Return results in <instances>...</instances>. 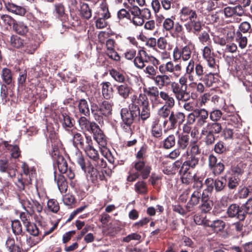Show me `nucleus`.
Wrapping results in <instances>:
<instances>
[{"instance_id": "49", "label": "nucleus", "mask_w": 252, "mask_h": 252, "mask_svg": "<svg viewBox=\"0 0 252 252\" xmlns=\"http://www.w3.org/2000/svg\"><path fill=\"white\" fill-rule=\"evenodd\" d=\"M180 173L182 175L181 180L183 184L188 185L194 180V183L196 180L195 178V175H192L189 172H182L181 168L180 170Z\"/></svg>"}, {"instance_id": "38", "label": "nucleus", "mask_w": 252, "mask_h": 252, "mask_svg": "<svg viewBox=\"0 0 252 252\" xmlns=\"http://www.w3.org/2000/svg\"><path fill=\"white\" fill-rule=\"evenodd\" d=\"M202 204L200 208L202 212L207 213L209 212L212 208L213 202L208 198V195H205L201 198Z\"/></svg>"}, {"instance_id": "55", "label": "nucleus", "mask_w": 252, "mask_h": 252, "mask_svg": "<svg viewBox=\"0 0 252 252\" xmlns=\"http://www.w3.org/2000/svg\"><path fill=\"white\" fill-rule=\"evenodd\" d=\"M175 19L174 16L165 19L163 22V30L166 32H170L173 30L175 24Z\"/></svg>"}, {"instance_id": "10", "label": "nucleus", "mask_w": 252, "mask_h": 252, "mask_svg": "<svg viewBox=\"0 0 252 252\" xmlns=\"http://www.w3.org/2000/svg\"><path fill=\"white\" fill-rule=\"evenodd\" d=\"M195 72L198 80L202 81L207 86L210 87L215 82L214 74L210 72L205 74L203 67L200 63L196 64Z\"/></svg>"}, {"instance_id": "26", "label": "nucleus", "mask_w": 252, "mask_h": 252, "mask_svg": "<svg viewBox=\"0 0 252 252\" xmlns=\"http://www.w3.org/2000/svg\"><path fill=\"white\" fill-rule=\"evenodd\" d=\"M199 162V159L195 156H188L187 159L184 162L181 167L182 172H187L189 168H194Z\"/></svg>"}, {"instance_id": "44", "label": "nucleus", "mask_w": 252, "mask_h": 252, "mask_svg": "<svg viewBox=\"0 0 252 252\" xmlns=\"http://www.w3.org/2000/svg\"><path fill=\"white\" fill-rule=\"evenodd\" d=\"M228 181V187L230 189H235L239 184L240 178L235 174H228L225 176Z\"/></svg>"}, {"instance_id": "39", "label": "nucleus", "mask_w": 252, "mask_h": 252, "mask_svg": "<svg viewBox=\"0 0 252 252\" xmlns=\"http://www.w3.org/2000/svg\"><path fill=\"white\" fill-rule=\"evenodd\" d=\"M102 93L103 97L106 99L110 98L113 95V89L111 83L109 82H103L101 84Z\"/></svg>"}, {"instance_id": "42", "label": "nucleus", "mask_w": 252, "mask_h": 252, "mask_svg": "<svg viewBox=\"0 0 252 252\" xmlns=\"http://www.w3.org/2000/svg\"><path fill=\"white\" fill-rule=\"evenodd\" d=\"M60 119L63 123V126L70 133V130L69 128H73V120L66 113L62 114Z\"/></svg>"}, {"instance_id": "22", "label": "nucleus", "mask_w": 252, "mask_h": 252, "mask_svg": "<svg viewBox=\"0 0 252 252\" xmlns=\"http://www.w3.org/2000/svg\"><path fill=\"white\" fill-rule=\"evenodd\" d=\"M86 117L83 116L79 119L78 123L79 126L82 130L84 131L92 132L98 125L95 122H90Z\"/></svg>"}, {"instance_id": "33", "label": "nucleus", "mask_w": 252, "mask_h": 252, "mask_svg": "<svg viewBox=\"0 0 252 252\" xmlns=\"http://www.w3.org/2000/svg\"><path fill=\"white\" fill-rule=\"evenodd\" d=\"M79 113L82 116H89L90 115V110L89 104L85 99H81L78 101L77 105Z\"/></svg>"}, {"instance_id": "32", "label": "nucleus", "mask_w": 252, "mask_h": 252, "mask_svg": "<svg viewBox=\"0 0 252 252\" xmlns=\"http://www.w3.org/2000/svg\"><path fill=\"white\" fill-rule=\"evenodd\" d=\"M5 7L9 12L20 16H24L26 12L24 7L12 3L8 2L5 4Z\"/></svg>"}, {"instance_id": "6", "label": "nucleus", "mask_w": 252, "mask_h": 252, "mask_svg": "<svg viewBox=\"0 0 252 252\" xmlns=\"http://www.w3.org/2000/svg\"><path fill=\"white\" fill-rule=\"evenodd\" d=\"M202 186L203 184L201 181H195L193 184V188L195 189L192 193L190 198L186 206V208L188 212L193 211L194 207L199 203L200 199L203 196H205V191H206V189L202 192Z\"/></svg>"}, {"instance_id": "56", "label": "nucleus", "mask_w": 252, "mask_h": 252, "mask_svg": "<svg viewBox=\"0 0 252 252\" xmlns=\"http://www.w3.org/2000/svg\"><path fill=\"white\" fill-rule=\"evenodd\" d=\"M201 134L206 136L205 142L208 145H211L214 143L216 139L215 134L210 132L202 128L201 131Z\"/></svg>"}, {"instance_id": "2", "label": "nucleus", "mask_w": 252, "mask_h": 252, "mask_svg": "<svg viewBox=\"0 0 252 252\" xmlns=\"http://www.w3.org/2000/svg\"><path fill=\"white\" fill-rule=\"evenodd\" d=\"M112 103L107 101H103L99 106L95 103L91 105V113L99 125H103L104 120L112 114Z\"/></svg>"}, {"instance_id": "20", "label": "nucleus", "mask_w": 252, "mask_h": 252, "mask_svg": "<svg viewBox=\"0 0 252 252\" xmlns=\"http://www.w3.org/2000/svg\"><path fill=\"white\" fill-rule=\"evenodd\" d=\"M227 213L230 218H236L240 220H243L245 219L244 211H242L241 207H239L236 204L230 205L227 209Z\"/></svg>"}, {"instance_id": "41", "label": "nucleus", "mask_w": 252, "mask_h": 252, "mask_svg": "<svg viewBox=\"0 0 252 252\" xmlns=\"http://www.w3.org/2000/svg\"><path fill=\"white\" fill-rule=\"evenodd\" d=\"M72 157L74 160L79 164L82 169L85 171L86 169L85 159L82 155V152L78 148L75 149V151L74 153H73Z\"/></svg>"}, {"instance_id": "19", "label": "nucleus", "mask_w": 252, "mask_h": 252, "mask_svg": "<svg viewBox=\"0 0 252 252\" xmlns=\"http://www.w3.org/2000/svg\"><path fill=\"white\" fill-rule=\"evenodd\" d=\"M180 18L182 22H188L197 19V14L195 10L189 7H183L180 12Z\"/></svg>"}, {"instance_id": "14", "label": "nucleus", "mask_w": 252, "mask_h": 252, "mask_svg": "<svg viewBox=\"0 0 252 252\" xmlns=\"http://www.w3.org/2000/svg\"><path fill=\"white\" fill-rule=\"evenodd\" d=\"M226 179L223 177L217 179L215 181L212 178H207L205 182L207 186L206 190L208 192H211L213 189V185L214 184L216 191H220L224 188L226 185Z\"/></svg>"}, {"instance_id": "5", "label": "nucleus", "mask_w": 252, "mask_h": 252, "mask_svg": "<svg viewBox=\"0 0 252 252\" xmlns=\"http://www.w3.org/2000/svg\"><path fill=\"white\" fill-rule=\"evenodd\" d=\"M86 155L92 160V164L96 167L103 168L106 165L104 158H100L98 151L94 147L92 139L83 149Z\"/></svg>"}, {"instance_id": "11", "label": "nucleus", "mask_w": 252, "mask_h": 252, "mask_svg": "<svg viewBox=\"0 0 252 252\" xmlns=\"http://www.w3.org/2000/svg\"><path fill=\"white\" fill-rule=\"evenodd\" d=\"M139 115V106H135L133 105H129V109L124 108L121 110V116L123 122L133 123L134 119Z\"/></svg>"}, {"instance_id": "45", "label": "nucleus", "mask_w": 252, "mask_h": 252, "mask_svg": "<svg viewBox=\"0 0 252 252\" xmlns=\"http://www.w3.org/2000/svg\"><path fill=\"white\" fill-rule=\"evenodd\" d=\"M195 65L194 61L190 60L186 68V74L188 75V79L190 82H193L195 80V77L193 74Z\"/></svg>"}, {"instance_id": "53", "label": "nucleus", "mask_w": 252, "mask_h": 252, "mask_svg": "<svg viewBox=\"0 0 252 252\" xmlns=\"http://www.w3.org/2000/svg\"><path fill=\"white\" fill-rule=\"evenodd\" d=\"M31 182H27V178H24V175L21 174L17 177V180L15 181V184L20 190L25 189L26 184H30Z\"/></svg>"}, {"instance_id": "57", "label": "nucleus", "mask_w": 252, "mask_h": 252, "mask_svg": "<svg viewBox=\"0 0 252 252\" xmlns=\"http://www.w3.org/2000/svg\"><path fill=\"white\" fill-rule=\"evenodd\" d=\"M200 153V149L196 143H191L190 144L189 148L187 151L188 156H195L199 155Z\"/></svg>"}, {"instance_id": "64", "label": "nucleus", "mask_w": 252, "mask_h": 252, "mask_svg": "<svg viewBox=\"0 0 252 252\" xmlns=\"http://www.w3.org/2000/svg\"><path fill=\"white\" fill-rule=\"evenodd\" d=\"M242 211H244V216L245 217L247 214H252V198H250L247 202L241 206Z\"/></svg>"}, {"instance_id": "40", "label": "nucleus", "mask_w": 252, "mask_h": 252, "mask_svg": "<svg viewBox=\"0 0 252 252\" xmlns=\"http://www.w3.org/2000/svg\"><path fill=\"white\" fill-rule=\"evenodd\" d=\"M13 28L17 33L21 35H25L29 32L28 26L22 22L13 23Z\"/></svg>"}, {"instance_id": "43", "label": "nucleus", "mask_w": 252, "mask_h": 252, "mask_svg": "<svg viewBox=\"0 0 252 252\" xmlns=\"http://www.w3.org/2000/svg\"><path fill=\"white\" fill-rule=\"evenodd\" d=\"M225 226V222L221 220H216L213 221H209V226L216 232L222 231Z\"/></svg>"}, {"instance_id": "25", "label": "nucleus", "mask_w": 252, "mask_h": 252, "mask_svg": "<svg viewBox=\"0 0 252 252\" xmlns=\"http://www.w3.org/2000/svg\"><path fill=\"white\" fill-rule=\"evenodd\" d=\"M223 13L226 17L229 18L234 15L241 16L244 14V12L241 5H237L234 7L228 6L224 8Z\"/></svg>"}, {"instance_id": "46", "label": "nucleus", "mask_w": 252, "mask_h": 252, "mask_svg": "<svg viewBox=\"0 0 252 252\" xmlns=\"http://www.w3.org/2000/svg\"><path fill=\"white\" fill-rule=\"evenodd\" d=\"M4 145L7 149L10 151L11 157L14 158H17L20 156V151L17 145H12L9 144L8 142L5 141Z\"/></svg>"}, {"instance_id": "17", "label": "nucleus", "mask_w": 252, "mask_h": 252, "mask_svg": "<svg viewBox=\"0 0 252 252\" xmlns=\"http://www.w3.org/2000/svg\"><path fill=\"white\" fill-rule=\"evenodd\" d=\"M133 167L137 171L136 173H138L142 176L143 179L148 177L151 170L150 166L142 160L135 162Z\"/></svg>"}, {"instance_id": "4", "label": "nucleus", "mask_w": 252, "mask_h": 252, "mask_svg": "<svg viewBox=\"0 0 252 252\" xmlns=\"http://www.w3.org/2000/svg\"><path fill=\"white\" fill-rule=\"evenodd\" d=\"M51 141L52 147L51 152V156L54 160L56 161L60 172H64L68 168V165L65 159L62 155H59V148L60 146V142L57 138L53 139L51 138Z\"/></svg>"}, {"instance_id": "54", "label": "nucleus", "mask_w": 252, "mask_h": 252, "mask_svg": "<svg viewBox=\"0 0 252 252\" xmlns=\"http://www.w3.org/2000/svg\"><path fill=\"white\" fill-rule=\"evenodd\" d=\"M2 78L3 82L7 85H10L12 82V75L11 70L8 68L2 70Z\"/></svg>"}, {"instance_id": "30", "label": "nucleus", "mask_w": 252, "mask_h": 252, "mask_svg": "<svg viewBox=\"0 0 252 252\" xmlns=\"http://www.w3.org/2000/svg\"><path fill=\"white\" fill-rule=\"evenodd\" d=\"M88 176L90 180L94 183H96L98 180L100 181L103 180L104 178L103 173L94 167L89 168Z\"/></svg>"}, {"instance_id": "29", "label": "nucleus", "mask_w": 252, "mask_h": 252, "mask_svg": "<svg viewBox=\"0 0 252 252\" xmlns=\"http://www.w3.org/2000/svg\"><path fill=\"white\" fill-rule=\"evenodd\" d=\"M118 94L123 98H128L131 93L132 88L126 84L115 86Z\"/></svg>"}, {"instance_id": "58", "label": "nucleus", "mask_w": 252, "mask_h": 252, "mask_svg": "<svg viewBox=\"0 0 252 252\" xmlns=\"http://www.w3.org/2000/svg\"><path fill=\"white\" fill-rule=\"evenodd\" d=\"M110 74L116 81L119 83H124L125 81L124 75L117 70L112 69L110 71Z\"/></svg>"}, {"instance_id": "28", "label": "nucleus", "mask_w": 252, "mask_h": 252, "mask_svg": "<svg viewBox=\"0 0 252 252\" xmlns=\"http://www.w3.org/2000/svg\"><path fill=\"white\" fill-rule=\"evenodd\" d=\"M0 171L2 173H7L8 176L13 178L16 175V169L9 166L8 161L6 159L0 160Z\"/></svg>"}, {"instance_id": "63", "label": "nucleus", "mask_w": 252, "mask_h": 252, "mask_svg": "<svg viewBox=\"0 0 252 252\" xmlns=\"http://www.w3.org/2000/svg\"><path fill=\"white\" fill-rule=\"evenodd\" d=\"M11 227L12 231L15 235H19L22 232V225L19 220H15L12 221Z\"/></svg>"}, {"instance_id": "37", "label": "nucleus", "mask_w": 252, "mask_h": 252, "mask_svg": "<svg viewBox=\"0 0 252 252\" xmlns=\"http://www.w3.org/2000/svg\"><path fill=\"white\" fill-rule=\"evenodd\" d=\"M160 98L164 101V105L174 107L175 104V99L167 92L163 91L160 92Z\"/></svg>"}, {"instance_id": "16", "label": "nucleus", "mask_w": 252, "mask_h": 252, "mask_svg": "<svg viewBox=\"0 0 252 252\" xmlns=\"http://www.w3.org/2000/svg\"><path fill=\"white\" fill-rule=\"evenodd\" d=\"M115 45V41L114 39L112 38L107 39L105 43V53L110 59L118 62L120 60L121 57L114 49Z\"/></svg>"}, {"instance_id": "60", "label": "nucleus", "mask_w": 252, "mask_h": 252, "mask_svg": "<svg viewBox=\"0 0 252 252\" xmlns=\"http://www.w3.org/2000/svg\"><path fill=\"white\" fill-rule=\"evenodd\" d=\"M10 44L13 47L19 48L23 46V40L17 35H12Z\"/></svg>"}, {"instance_id": "62", "label": "nucleus", "mask_w": 252, "mask_h": 252, "mask_svg": "<svg viewBox=\"0 0 252 252\" xmlns=\"http://www.w3.org/2000/svg\"><path fill=\"white\" fill-rule=\"evenodd\" d=\"M222 113L220 110L216 109L212 111L209 114V117L212 122H218L221 118Z\"/></svg>"}, {"instance_id": "3", "label": "nucleus", "mask_w": 252, "mask_h": 252, "mask_svg": "<svg viewBox=\"0 0 252 252\" xmlns=\"http://www.w3.org/2000/svg\"><path fill=\"white\" fill-rule=\"evenodd\" d=\"M92 132L94 134V140L99 145L102 155L107 159L110 163H113L114 162V158L112 157L109 150L106 147L107 144L106 137L99 126Z\"/></svg>"}, {"instance_id": "59", "label": "nucleus", "mask_w": 252, "mask_h": 252, "mask_svg": "<svg viewBox=\"0 0 252 252\" xmlns=\"http://www.w3.org/2000/svg\"><path fill=\"white\" fill-rule=\"evenodd\" d=\"M176 143L175 135L171 134L169 135L163 141V146L165 149H169L173 147Z\"/></svg>"}, {"instance_id": "9", "label": "nucleus", "mask_w": 252, "mask_h": 252, "mask_svg": "<svg viewBox=\"0 0 252 252\" xmlns=\"http://www.w3.org/2000/svg\"><path fill=\"white\" fill-rule=\"evenodd\" d=\"M148 60L152 62L154 65L159 64V61L153 56L150 57L146 51L140 50L138 55L134 59L135 66L139 69H143L145 67V63L148 62Z\"/></svg>"}, {"instance_id": "48", "label": "nucleus", "mask_w": 252, "mask_h": 252, "mask_svg": "<svg viewBox=\"0 0 252 252\" xmlns=\"http://www.w3.org/2000/svg\"><path fill=\"white\" fill-rule=\"evenodd\" d=\"M235 40L238 43L239 47L241 49H244L246 47L248 43L247 37L243 35L241 32H236L235 34Z\"/></svg>"}, {"instance_id": "8", "label": "nucleus", "mask_w": 252, "mask_h": 252, "mask_svg": "<svg viewBox=\"0 0 252 252\" xmlns=\"http://www.w3.org/2000/svg\"><path fill=\"white\" fill-rule=\"evenodd\" d=\"M170 61L165 63H162L159 65L158 70L160 73H173L176 76H179L183 70L182 63L181 61L176 62Z\"/></svg>"}, {"instance_id": "50", "label": "nucleus", "mask_w": 252, "mask_h": 252, "mask_svg": "<svg viewBox=\"0 0 252 252\" xmlns=\"http://www.w3.org/2000/svg\"><path fill=\"white\" fill-rule=\"evenodd\" d=\"M189 137L188 135L183 134H179L177 141L178 145L180 149H186L189 144Z\"/></svg>"}, {"instance_id": "34", "label": "nucleus", "mask_w": 252, "mask_h": 252, "mask_svg": "<svg viewBox=\"0 0 252 252\" xmlns=\"http://www.w3.org/2000/svg\"><path fill=\"white\" fill-rule=\"evenodd\" d=\"M5 245L9 252H21V249H23L22 245L20 247L18 243H15L13 238L8 237L6 241ZM25 249V248H24Z\"/></svg>"}, {"instance_id": "47", "label": "nucleus", "mask_w": 252, "mask_h": 252, "mask_svg": "<svg viewBox=\"0 0 252 252\" xmlns=\"http://www.w3.org/2000/svg\"><path fill=\"white\" fill-rule=\"evenodd\" d=\"M173 108V107L163 105L158 109L157 112L158 115L160 118L166 120L168 117L169 118L172 112L171 110Z\"/></svg>"}, {"instance_id": "24", "label": "nucleus", "mask_w": 252, "mask_h": 252, "mask_svg": "<svg viewBox=\"0 0 252 252\" xmlns=\"http://www.w3.org/2000/svg\"><path fill=\"white\" fill-rule=\"evenodd\" d=\"M209 118V113L204 108L197 109V118L196 123L197 126L201 127L206 124H207Z\"/></svg>"}, {"instance_id": "36", "label": "nucleus", "mask_w": 252, "mask_h": 252, "mask_svg": "<svg viewBox=\"0 0 252 252\" xmlns=\"http://www.w3.org/2000/svg\"><path fill=\"white\" fill-rule=\"evenodd\" d=\"M80 14L84 19L88 20L92 16V9L87 3L80 2Z\"/></svg>"}, {"instance_id": "13", "label": "nucleus", "mask_w": 252, "mask_h": 252, "mask_svg": "<svg viewBox=\"0 0 252 252\" xmlns=\"http://www.w3.org/2000/svg\"><path fill=\"white\" fill-rule=\"evenodd\" d=\"M70 134L72 136V142L75 147L79 146L82 149L91 140L92 138L90 136L84 137L80 133L77 132L75 128L70 129Z\"/></svg>"}, {"instance_id": "23", "label": "nucleus", "mask_w": 252, "mask_h": 252, "mask_svg": "<svg viewBox=\"0 0 252 252\" xmlns=\"http://www.w3.org/2000/svg\"><path fill=\"white\" fill-rule=\"evenodd\" d=\"M184 26L188 32L197 34L201 31L203 25H202L200 21L197 20L196 19L188 21Z\"/></svg>"}, {"instance_id": "27", "label": "nucleus", "mask_w": 252, "mask_h": 252, "mask_svg": "<svg viewBox=\"0 0 252 252\" xmlns=\"http://www.w3.org/2000/svg\"><path fill=\"white\" fill-rule=\"evenodd\" d=\"M130 99L131 102L129 105H133L135 106H138V105H140L142 106L149 104L147 96L144 94L141 93L138 96L135 94L132 95Z\"/></svg>"}, {"instance_id": "1", "label": "nucleus", "mask_w": 252, "mask_h": 252, "mask_svg": "<svg viewBox=\"0 0 252 252\" xmlns=\"http://www.w3.org/2000/svg\"><path fill=\"white\" fill-rule=\"evenodd\" d=\"M188 75L185 74L181 76L179 79V83L172 82L171 91L178 103L181 101H187L190 99L189 93L187 92Z\"/></svg>"}, {"instance_id": "21", "label": "nucleus", "mask_w": 252, "mask_h": 252, "mask_svg": "<svg viewBox=\"0 0 252 252\" xmlns=\"http://www.w3.org/2000/svg\"><path fill=\"white\" fill-rule=\"evenodd\" d=\"M151 136L155 138L160 139L162 134V128L158 118L153 119L150 126Z\"/></svg>"}, {"instance_id": "15", "label": "nucleus", "mask_w": 252, "mask_h": 252, "mask_svg": "<svg viewBox=\"0 0 252 252\" xmlns=\"http://www.w3.org/2000/svg\"><path fill=\"white\" fill-rule=\"evenodd\" d=\"M171 78L172 76L171 75L164 73H161V74L157 75L155 77H152L155 85L160 89L169 86L171 87L172 83Z\"/></svg>"}, {"instance_id": "7", "label": "nucleus", "mask_w": 252, "mask_h": 252, "mask_svg": "<svg viewBox=\"0 0 252 252\" xmlns=\"http://www.w3.org/2000/svg\"><path fill=\"white\" fill-rule=\"evenodd\" d=\"M185 115L181 112L174 113L172 111L168 119H166L163 123V126L166 130L174 129L178 124L182 125L185 120Z\"/></svg>"}, {"instance_id": "61", "label": "nucleus", "mask_w": 252, "mask_h": 252, "mask_svg": "<svg viewBox=\"0 0 252 252\" xmlns=\"http://www.w3.org/2000/svg\"><path fill=\"white\" fill-rule=\"evenodd\" d=\"M26 230L31 235L33 236H36L39 234V230L37 226L33 223H28L25 226Z\"/></svg>"}, {"instance_id": "35", "label": "nucleus", "mask_w": 252, "mask_h": 252, "mask_svg": "<svg viewBox=\"0 0 252 252\" xmlns=\"http://www.w3.org/2000/svg\"><path fill=\"white\" fill-rule=\"evenodd\" d=\"M24 176H26L27 182H31L32 178L35 175V169L34 167H30L26 163H23L22 166Z\"/></svg>"}, {"instance_id": "52", "label": "nucleus", "mask_w": 252, "mask_h": 252, "mask_svg": "<svg viewBox=\"0 0 252 252\" xmlns=\"http://www.w3.org/2000/svg\"><path fill=\"white\" fill-rule=\"evenodd\" d=\"M235 131H237V130ZM223 135L225 139H232L233 135H235L237 138H239L242 136V133L234 131L233 129L229 128H225L223 129Z\"/></svg>"}, {"instance_id": "12", "label": "nucleus", "mask_w": 252, "mask_h": 252, "mask_svg": "<svg viewBox=\"0 0 252 252\" xmlns=\"http://www.w3.org/2000/svg\"><path fill=\"white\" fill-rule=\"evenodd\" d=\"M191 54L190 47L189 45H186L181 49L176 47L173 51V61L176 63L181 59L184 62L187 61L190 58Z\"/></svg>"}, {"instance_id": "51", "label": "nucleus", "mask_w": 252, "mask_h": 252, "mask_svg": "<svg viewBox=\"0 0 252 252\" xmlns=\"http://www.w3.org/2000/svg\"><path fill=\"white\" fill-rule=\"evenodd\" d=\"M55 13L56 15L61 20H65L66 14L64 12V6L62 3H56L55 4Z\"/></svg>"}, {"instance_id": "18", "label": "nucleus", "mask_w": 252, "mask_h": 252, "mask_svg": "<svg viewBox=\"0 0 252 252\" xmlns=\"http://www.w3.org/2000/svg\"><path fill=\"white\" fill-rule=\"evenodd\" d=\"M203 57L207 62L209 67L215 69L218 67V65L217 64L214 58V54L211 46H206L204 47L203 50Z\"/></svg>"}, {"instance_id": "31", "label": "nucleus", "mask_w": 252, "mask_h": 252, "mask_svg": "<svg viewBox=\"0 0 252 252\" xmlns=\"http://www.w3.org/2000/svg\"><path fill=\"white\" fill-rule=\"evenodd\" d=\"M203 128L214 134H219L222 130L221 123L216 122H209Z\"/></svg>"}]
</instances>
